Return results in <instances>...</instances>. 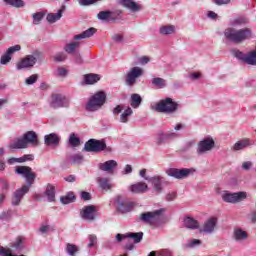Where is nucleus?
<instances>
[{
	"mask_svg": "<svg viewBox=\"0 0 256 256\" xmlns=\"http://www.w3.org/2000/svg\"><path fill=\"white\" fill-rule=\"evenodd\" d=\"M166 174L169 177H174V179H185L191 175V169L189 168H169L166 170Z\"/></svg>",
	"mask_w": 256,
	"mask_h": 256,
	"instance_id": "nucleus-9",
	"label": "nucleus"
},
{
	"mask_svg": "<svg viewBox=\"0 0 256 256\" xmlns=\"http://www.w3.org/2000/svg\"><path fill=\"white\" fill-rule=\"evenodd\" d=\"M45 195L47 196L48 201H50V203L55 201V186L48 184L45 191Z\"/></svg>",
	"mask_w": 256,
	"mask_h": 256,
	"instance_id": "nucleus-32",
	"label": "nucleus"
},
{
	"mask_svg": "<svg viewBox=\"0 0 256 256\" xmlns=\"http://www.w3.org/2000/svg\"><path fill=\"white\" fill-rule=\"evenodd\" d=\"M247 24V18L245 17H238L231 20L230 25L224 30V36L228 41L231 43L241 44L244 41H249L253 39V31L250 28H241L236 29L235 27H241L242 25Z\"/></svg>",
	"mask_w": 256,
	"mask_h": 256,
	"instance_id": "nucleus-1",
	"label": "nucleus"
},
{
	"mask_svg": "<svg viewBox=\"0 0 256 256\" xmlns=\"http://www.w3.org/2000/svg\"><path fill=\"white\" fill-rule=\"evenodd\" d=\"M63 101H65V98L62 97H54L51 101V107H53V109H57L59 107H63Z\"/></svg>",
	"mask_w": 256,
	"mask_h": 256,
	"instance_id": "nucleus-40",
	"label": "nucleus"
},
{
	"mask_svg": "<svg viewBox=\"0 0 256 256\" xmlns=\"http://www.w3.org/2000/svg\"><path fill=\"white\" fill-rule=\"evenodd\" d=\"M100 0H80V5H93V3H97Z\"/></svg>",
	"mask_w": 256,
	"mask_h": 256,
	"instance_id": "nucleus-60",
	"label": "nucleus"
},
{
	"mask_svg": "<svg viewBox=\"0 0 256 256\" xmlns=\"http://www.w3.org/2000/svg\"><path fill=\"white\" fill-rule=\"evenodd\" d=\"M95 33H97V29L89 28V29H87L86 31H84L80 34L75 35L74 39L76 41H78V39H89V37H93V35H95Z\"/></svg>",
	"mask_w": 256,
	"mask_h": 256,
	"instance_id": "nucleus-24",
	"label": "nucleus"
},
{
	"mask_svg": "<svg viewBox=\"0 0 256 256\" xmlns=\"http://www.w3.org/2000/svg\"><path fill=\"white\" fill-rule=\"evenodd\" d=\"M97 183H98L99 187L101 189H103L104 191H109L111 189V187H113L111 185V183H109V178L98 177L97 178Z\"/></svg>",
	"mask_w": 256,
	"mask_h": 256,
	"instance_id": "nucleus-29",
	"label": "nucleus"
},
{
	"mask_svg": "<svg viewBox=\"0 0 256 256\" xmlns=\"http://www.w3.org/2000/svg\"><path fill=\"white\" fill-rule=\"evenodd\" d=\"M152 85L157 89H165V87H167V80L156 77L152 79Z\"/></svg>",
	"mask_w": 256,
	"mask_h": 256,
	"instance_id": "nucleus-30",
	"label": "nucleus"
},
{
	"mask_svg": "<svg viewBox=\"0 0 256 256\" xmlns=\"http://www.w3.org/2000/svg\"><path fill=\"white\" fill-rule=\"evenodd\" d=\"M142 101L143 100L141 97H132L130 100L131 107H133V109H137V107H139V105H141Z\"/></svg>",
	"mask_w": 256,
	"mask_h": 256,
	"instance_id": "nucleus-48",
	"label": "nucleus"
},
{
	"mask_svg": "<svg viewBox=\"0 0 256 256\" xmlns=\"http://www.w3.org/2000/svg\"><path fill=\"white\" fill-rule=\"evenodd\" d=\"M179 108V104L174 102L171 98H166L164 100H160L151 105L152 111H156V113H165L166 115H171V113H175Z\"/></svg>",
	"mask_w": 256,
	"mask_h": 256,
	"instance_id": "nucleus-2",
	"label": "nucleus"
},
{
	"mask_svg": "<svg viewBox=\"0 0 256 256\" xmlns=\"http://www.w3.org/2000/svg\"><path fill=\"white\" fill-rule=\"evenodd\" d=\"M0 187L2 191H7L9 189V182L6 180H0Z\"/></svg>",
	"mask_w": 256,
	"mask_h": 256,
	"instance_id": "nucleus-55",
	"label": "nucleus"
},
{
	"mask_svg": "<svg viewBox=\"0 0 256 256\" xmlns=\"http://www.w3.org/2000/svg\"><path fill=\"white\" fill-rule=\"evenodd\" d=\"M100 21H107V19L111 18V11H101L97 15Z\"/></svg>",
	"mask_w": 256,
	"mask_h": 256,
	"instance_id": "nucleus-46",
	"label": "nucleus"
},
{
	"mask_svg": "<svg viewBox=\"0 0 256 256\" xmlns=\"http://www.w3.org/2000/svg\"><path fill=\"white\" fill-rule=\"evenodd\" d=\"M43 17H45V14L43 12L33 14L34 25H39V23H41V21L43 20Z\"/></svg>",
	"mask_w": 256,
	"mask_h": 256,
	"instance_id": "nucleus-47",
	"label": "nucleus"
},
{
	"mask_svg": "<svg viewBox=\"0 0 256 256\" xmlns=\"http://www.w3.org/2000/svg\"><path fill=\"white\" fill-rule=\"evenodd\" d=\"M106 101H107V98L105 97H92L88 100L85 109L90 113L99 111V109H101V107L105 105Z\"/></svg>",
	"mask_w": 256,
	"mask_h": 256,
	"instance_id": "nucleus-7",
	"label": "nucleus"
},
{
	"mask_svg": "<svg viewBox=\"0 0 256 256\" xmlns=\"http://www.w3.org/2000/svg\"><path fill=\"white\" fill-rule=\"evenodd\" d=\"M15 173L17 175H22L24 179H26V187H31L33 183H35V179H37V174L33 171L32 167L29 166H18L15 169Z\"/></svg>",
	"mask_w": 256,
	"mask_h": 256,
	"instance_id": "nucleus-4",
	"label": "nucleus"
},
{
	"mask_svg": "<svg viewBox=\"0 0 256 256\" xmlns=\"http://www.w3.org/2000/svg\"><path fill=\"white\" fill-rule=\"evenodd\" d=\"M201 77V73L199 72H193L189 75V78L192 80V81H197V79H199Z\"/></svg>",
	"mask_w": 256,
	"mask_h": 256,
	"instance_id": "nucleus-59",
	"label": "nucleus"
},
{
	"mask_svg": "<svg viewBox=\"0 0 256 256\" xmlns=\"http://www.w3.org/2000/svg\"><path fill=\"white\" fill-rule=\"evenodd\" d=\"M101 77L98 74H86L84 75V84L85 85H95Z\"/></svg>",
	"mask_w": 256,
	"mask_h": 256,
	"instance_id": "nucleus-26",
	"label": "nucleus"
},
{
	"mask_svg": "<svg viewBox=\"0 0 256 256\" xmlns=\"http://www.w3.org/2000/svg\"><path fill=\"white\" fill-rule=\"evenodd\" d=\"M35 159V156L33 154H26L19 158V163H25L27 161H33Z\"/></svg>",
	"mask_w": 256,
	"mask_h": 256,
	"instance_id": "nucleus-51",
	"label": "nucleus"
},
{
	"mask_svg": "<svg viewBox=\"0 0 256 256\" xmlns=\"http://www.w3.org/2000/svg\"><path fill=\"white\" fill-rule=\"evenodd\" d=\"M24 245H23V237L19 236L16 238L15 242H13L10 245V248H6V249H10L12 250V253L14 251H21L23 249Z\"/></svg>",
	"mask_w": 256,
	"mask_h": 256,
	"instance_id": "nucleus-27",
	"label": "nucleus"
},
{
	"mask_svg": "<svg viewBox=\"0 0 256 256\" xmlns=\"http://www.w3.org/2000/svg\"><path fill=\"white\" fill-rule=\"evenodd\" d=\"M55 74L57 77H67L69 75V69L65 67H58Z\"/></svg>",
	"mask_w": 256,
	"mask_h": 256,
	"instance_id": "nucleus-45",
	"label": "nucleus"
},
{
	"mask_svg": "<svg viewBox=\"0 0 256 256\" xmlns=\"http://www.w3.org/2000/svg\"><path fill=\"white\" fill-rule=\"evenodd\" d=\"M233 238L238 243H241V241H246V239H249V234H247V232L241 228H236L234 229V232H233Z\"/></svg>",
	"mask_w": 256,
	"mask_h": 256,
	"instance_id": "nucleus-20",
	"label": "nucleus"
},
{
	"mask_svg": "<svg viewBox=\"0 0 256 256\" xmlns=\"http://www.w3.org/2000/svg\"><path fill=\"white\" fill-rule=\"evenodd\" d=\"M20 49L21 45L16 44L12 47H9L6 52L8 53V55H11L13 57V55H15V53H17V51H19Z\"/></svg>",
	"mask_w": 256,
	"mask_h": 256,
	"instance_id": "nucleus-50",
	"label": "nucleus"
},
{
	"mask_svg": "<svg viewBox=\"0 0 256 256\" xmlns=\"http://www.w3.org/2000/svg\"><path fill=\"white\" fill-rule=\"evenodd\" d=\"M80 217H82L84 221H88V223H93V221L97 219V207L94 205L84 206L80 211Z\"/></svg>",
	"mask_w": 256,
	"mask_h": 256,
	"instance_id": "nucleus-8",
	"label": "nucleus"
},
{
	"mask_svg": "<svg viewBox=\"0 0 256 256\" xmlns=\"http://www.w3.org/2000/svg\"><path fill=\"white\" fill-rule=\"evenodd\" d=\"M12 57H13V56H12L11 54H9L8 52H6L5 54H3V55L1 56V59H0L1 65H7V63H9V62L11 61Z\"/></svg>",
	"mask_w": 256,
	"mask_h": 256,
	"instance_id": "nucleus-49",
	"label": "nucleus"
},
{
	"mask_svg": "<svg viewBox=\"0 0 256 256\" xmlns=\"http://www.w3.org/2000/svg\"><path fill=\"white\" fill-rule=\"evenodd\" d=\"M215 147V141L212 138H205L198 143L197 153L198 155H203L207 151H211Z\"/></svg>",
	"mask_w": 256,
	"mask_h": 256,
	"instance_id": "nucleus-12",
	"label": "nucleus"
},
{
	"mask_svg": "<svg viewBox=\"0 0 256 256\" xmlns=\"http://www.w3.org/2000/svg\"><path fill=\"white\" fill-rule=\"evenodd\" d=\"M125 237H127V239H134V243H141V241H143V232H129L126 233Z\"/></svg>",
	"mask_w": 256,
	"mask_h": 256,
	"instance_id": "nucleus-31",
	"label": "nucleus"
},
{
	"mask_svg": "<svg viewBox=\"0 0 256 256\" xmlns=\"http://www.w3.org/2000/svg\"><path fill=\"white\" fill-rule=\"evenodd\" d=\"M70 161L72 165H79L83 163V156L81 154H73L70 156Z\"/></svg>",
	"mask_w": 256,
	"mask_h": 256,
	"instance_id": "nucleus-43",
	"label": "nucleus"
},
{
	"mask_svg": "<svg viewBox=\"0 0 256 256\" xmlns=\"http://www.w3.org/2000/svg\"><path fill=\"white\" fill-rule=\"evenodd\" d=\"M79 45H81L80 42H77V41L71 42L67 44L64 49L66 53H69L70 55H72V53H75V50L78 49Z\"/></svg>",
	"mask_w": 256,
	"mask_h": 256,
	"instance_id": "nucleus-37",
	"label": "nucleus"
},
{
	"mask_svg": "<svg viewBox=\"0 0 256 256\" xmlns=\"http://www.w3.org/2000/svg\"><path fill=\"white\" fill-rule=\"evenodd\" d=\"M7 5H11L12 7H16L17 9L24 7L23 0H3Z\"/></svg>",
	"mask_w": 256,
	"mask_h": 256,
	"instance_id": "nucleus-41",
	"label": "nucleus"
},
{
	"mask_svg": "<svg viewBox=\"0 0 256 256\" xmlns=\"http://www.w3.org/2000/svg\"><path fill=\"white\" fill-rule=\"evenodd\" d=\"M24 139L27 145H33L37 147L39 145V138H37V133L35 131H28L24 134Z\"/></svg>",
	"mask_w": 256,
	"mask_h": 256,
	"instance_id": "nucleus-17",
	"label": "nucleus"
},
{
	"mask_svg": "<svg viewBox=\"0 0 256 256\" xmlns=\"http://www.w3.org/2000/svg\"><path fill=\"white\" fill-rule=\"evenodd\" d=\"M35 63H37V58L33 55H27L16 64V68L18 71H21V69H31V67L35 66Z\"/></svg>",
	"mask_w": 256,
	"mask_h": 256,
	"instance_id": "nucleus-11",
	"label": "nucleus"
},
{
	"mask_svg": "<svg viewBox=\"0 0 256 256\" xmlns=\"http://www.w3.org/2000/svg\"><path fill=\"white\" fill-rule=\"evenodd\" d=\"M96 244H97V236H95V235H90V236H89L88 247H95Z\"/></svg>",
	"mask_w": 256,
	"mask_h": 256,
	"instance_id": "nucleus-52",
	"label": "nucleus"
},
{
	"mask_svg": "<svg viewBox=\"0 0 256 256\" xmlns=\"http://www.w3.org/2000/svg\"><path fill=\"white\" fill-rule=\"evenodd\" d=\"M60 141L61 138H59V135L55 133H51L44 136V143L47 147H50L51 145H59Z\"/></svg>",
	"mask_w": 256,
	"mask_h": 256,
	"instance_id": "nucleus-18",
	"label": "nucleus"
},
{
	"mask_svg": "<svg viewBox=\"0 0 256 256\" xmlns=\"http://www.w3.org/2000/svg\"><path fill=\"white\" fill-rule=\"evenodd\" d=\"M39 231H40V233L45 234L48 231H51V226H49V225H42V226H40Z\"/></svg>",
	"mask_w": 256,
	"mask_h": 256,
	"instance_id": "nucleus-57",
	"label": "nucleus"
},
{
	"mask_svg": "<svg viewBox=\"0 0 256 256\" xmlns=\"http://www.w3.org/2000/svg\"><path fill=\"white\" fill-rule=\"evenodd\" d=\"M28 144L25 140V136L23 138L16 139L12 144H10V149H27Z\"/></svg>",
	"mask_w": 256,
	"mask_h": 256,
	"instance_id": "nucleus-23",
	"label": "nucleus"
},
{
	"mask_svg": "<svg viewBox=\"0 0 256 256\" xmlns=\"http://www.w3.org/2000/svg\"><path fill=\"white\" fill-rule=\"evenodd\" d=\"M139 62L141 63V65H147V63L149 62V57L143 56L139 59Z\"/></svg>",
	"mask_w": 256,
	"mask_h": 256,
	"instance_id": "nucleus-64",
	"label": "nucleus"
},
{
	"mask_svg": "<svg viewBox=\"0 0 256 256\" xmlns=\"http://www.w3.org/2000/svg\"><path fill=\"white\" fill-rule=\"evenodd\" d=\"M93 97H107V93H105V91L100 90L98 92H96Z\"/></svg>",
	"mask_w": 256,
	"mask_h": 256,
	"instance_id": "nucleus-63",
	"label": "nucleus"
},
{
	"mask_svg": "<svg viewBox=\"0 0 256 256\" xmlns=\"http://www.w3.org/2000/svg\"><path fill=\"white\" fill-rule=\"evenodd\" d=\"M107 149V143L105 140L90 139L88 140L83 148L86 153H101Z\"/></svg>",
	"mask_w": 256,
	"mask_h": 256,
	"instance_id": "nucleus-3",
	"label": "nucleus"
},
{
	"mask_svg": "<svg viewBox=\"0 0 256 256\" xmlns=\"http://www.w3.org/2000/svg\"><path fill=\"white\" fill-rule=\"evenodd\" d=\"M144 70L141 67L135 66L131 68L125 76V84L128 85V87H133L135 83H137V80L139 77H143Z\"/></svg>",
	"mask_w": 256,
	"mask_h": 256,
	"instance_id": "nucleus-5",
	"label": "nucleus"
},
{
	"mask_svg": "<svg viewBox=\"0 0 256 256\" xmlns=\"http://www.w3.org/2000/svg\"><path fill=\"white\" fill-rule=\"evenodd\" d=\"M100 171H107V173H113V169L117 167V161L115 160H108L104 163L99 164Z\"/></svg>",
	"mask_w": 256,
	"mask_h": 256,
	"instance_id": "nucleus-19",
	"label": "nucleus"
},
{
	"mask_svg": "<svg viewBox=\"0 0 256 256\" xmlns=\"http://www.w3.org/2000/svg\"><path fill=\"white\" fill-rule=\"evenodd\" d=\"M29 193V186L23 185L21 189H18L14 192V195L12 197V205L17 206L20 205L21 199L25 197Z\"/></svg>",
	"mask_w": 256,
	"mask_h": 256,
	"instance_id": "nucleus-14",
	"label": "nucleus"
},
{
	"mask_svg": "<svg viewBox=\"0 0 256 256\" xmlns=\"http://www.w3.org/2000/svg\"><path fill=\"white\" fill-rule=\"evenodd\" d=\"M232 55H234V57H236V59L243 61V63H245V59L247 58V54H244L243 52H241L238 49L232 50Z\"/></svg>",
	"mask_w": 256,
	"mask_h": 256,
	"instance_id": "nucleus-44",
	"label": "nucleus"
},
{
	"mask_svg": "<svg viewBox=\"0 0 256 256\" xmlns=\"http://www.w3.org/2000/svg\"><path fill=\"white\" fill-rule=\"evenodd\" d=\"M249 145H251V141L249 139H242L234 144L233 151H241L242 149L249 147Z\"/></svg>",
	"mask_w": 256,
	"mask_h": 256,
	"instance_id": "nucleus-28",
	"label": "nucleus"
},
{
	"mask_svg": "<svg viewBox=\"0 0 256 256\" xmlns=\"http://www.w3.org/2000/svg\"><path fill=\"white\" fill-rule=\"evenodd\" d=\"M60 201L63 203V205H69V203H73L75 201V194L70 192L66 196H62Z\"/></svg>",
	"mask_w": 256,
	"mask_h": 256,
	"instance_id": "nucleus-36",
	"label": "nucleus"
},
{
	"mask_svg": "<svg viewBox=\"0 0 256 256\" xmlns=\"http://www.w3.org/2000/svg\"><path fill=\"white\" fill-rule=\"evenodd\" d=\"M161 35H173L175 33V26L174 25H166L160 27Z\"/></svg>",
	"mask_w": 256,
	"mask_h": 256,
	"instance_id": "nucleus-35",
	"label": "nucleus"
},
{
	"mask_svg": "<svg viewBox=\"0 0 256 256\" xmlns=\"http://www.w3.org/2000/svg\"><path fill=\"white\" fill-rule=\"evenodd\" d=\"M223 201L226 203H239L243 199H247L246 192H237V193H225L222 195Z\"/></svg>",
	"mask_w": 256,
	"mask_h": 256,
	"instance_id": "nucleus-10",
	"label": "nucleus"
},
{
	"mask_svg": "<svg viewBox=\"0 0 256 256\" xmlns=\"http://www.w3.org/2000/svg\"><path fill=\"white\" fill-rule=\"evenodd\" d=\"M66 253H68V255L75 256L79 253V247L75 244L68 243L66 245Z\"/></svg>",
	"mask_w": 256,
	"mask_h": 256,
	"instance_id": "nucleus-38",
	"label": "nucleus"
},
{
	"mask_svg": "<svg viewBox=\"0 0 256 256\" xmlns=\"http://www.w3.org/2000/svg\"><path fill=\"white\" fill-rule=\"evenodd\" d=\"M69 143L71 147H79L81 145V139L75 135V133L70 134Z\"/></svg>",
	"mask_w": 256,
	"mask_h": 256,
	"instance_id": "nucleus-39",
	"label": "nucleus"
},
{
	"mask_svg": "<svg viewBox=\"0 0 256 256\" xmlns=\"http://www.w3.org/2000/svg\"><path fill=\"white\" fill-rule=\"evenodd\" d=\"M149 182L152 184V189L155 193H163V177L153 176L152 178H149Z\"/></svg>",
	"mask_w": 256,
	"mask_h": 256,
	"instance_id": "nucleus-16",
	"label": "nucleus"
},
{
	"mask_svg": "<svg viewBox=\"0 0 256 256\" xmlns=\"http://www.w3.org/2000/svg\"><path fill=\"white\" fill-rule=\"evenodd\" d=\"M252 166H253V163H251L250 161H247L242 164V169H244L245 171H249V169H251Z\"/></svg>",
	"mask_w": 256,
	"mask_h": 256,
	"instance_id": "nucleus-61",
	"label": "nucleus"
},
{
	"mask_svg": "<svg viewBox=\"0 0 256 256\" xmlns=\"http://www.w3.org/2000/svg\"><path fill=\"white\" fill-rule=\"evenodd\" d=\"M39 81V74H32L31 76L27 77L24 81L25 85H35V83Z\"/></svg>",
	"mask_w": 256,
	"mask_h": 256,
	"instance_id": "nucleus-42",
	"label": "nucleus"
},
{
	"mask_svg": "<svg viewBox=\"0 0 256 256\" xmlns=\"http://www.w3.org/2000/svg\"><path fill=\"white\" fill-rule=\"evenodd\" d=\"M55 61H65L67 59V56H65L63 53H58L54 56Z\"/></svg>",
	"mask_w": 256,
	"mask_h": 256,
	"instance_id": "nucleus-56",
	"label": "nucleus"
},
{
	"mask_svg": "<svg viewBox=\"0 0 256 256\" xmlns=\"http://www.w3.org/2000/svg\"><path fill=\"white\" fill-rule=\"evenodd\" d=\"M81 199H83V201H91V194L89 192L82 191Z\"/></svg>",
	"mask_w": 256,
	"mask_h": 256,
	"instance_id": "nucleus-54",
	"label": "nucleus"
},
{
	"mask_svg": "<svg viewBox=\"0 0 256 256\" xmlns=\"http://www.w3.org/2000/svg\"><path fill=\"white\" fill-rule=\"evenodd\" d=\"M184 226L187 229H199V221L195 220V218H191V217H186L184 219Z\"/></svg>",
	"mask_w": 256,
	"mask_h": 256,
	"instance_id": "nucleus-25",
	"label": "nucleus"
},
{
	"mask_svg": "<svg viewBox=\"0 0 256 256\" xmlns=\"http://www.w3.org/2000/svg\"><path fill=\"white\" fill-rule=\"evenodd\" d=\"M245 63L247 65L256 66V51L252 50L248 54H246Z\"/></svg>",
	"mask_w": 256,
	"mask_h": 256,
	"instance_id": "nucleus-33",
	"label": "nucleus"
},
{
	"mask_svg": "<svg viewBox=\"0 0 256 256\" xmlns=\"http://www.w3.org/2000/svg\"><path fill=\"white\" fill-rule=\"evenodd\" d=\"M217 227V218L211 217L208 220H206L203 224V226L199 229L200 233H206L208 235H211L215 231Z\"/></svg>",
	"mask_w": 256,
	"mask_h": 256,
	"instance_id": "nucleus-13",
	"label": "nucleus"
},
{
	"mask_svg": "<svg viewBox=\"0 0 256 256\" xmlns=\"http://www.w3.org/2000/svg\"><path fill=\"white\" fill-rule=\"evenodd\" d=\"M162 213L163 209L142 213L140 214L139 219L140 221H143V223H148V225H155V223H159V221H161Z\"/></svg>",
	"mask_w": 256,
	"mask_h": 256,
	"instance_id": "nucleus-6",
	"label": "nucleus"
},
{
	"mask_svg": "<svg viewBox=\"0 0 256 256\" xmlns=\"http://www.w3.org/2000/svg\"><path fill=\"white\" fill-rule=\"evenodd\" d=\"M123 109H124L123 105H117L113 109V115H119L123 111Z\"/></svg>",
	"mask_w": 256,
	"mask_h": 256,
	"instance_id": "nucleus-58",
	"label": "nucleus"
},
{
	"mask_svg": "<svg viewBox=\"0 0 256 256\" xmlns=\"http://www.w3.org/2000/svg\"><path fill=\"white\" fill-rule=\"evenodd\" d=\"M131 115H133V109H131V107H128L120 115V122L121 123H128L129 122V117H131Z\"/></svg>",
	"mask_w": 256,
	"mask_h": 256,
	"instance_id": "nucleus-34",
	"label": "nucleus"
},
{
	"mask_svg": "<svg viewBox=\"0 0 256 256\" xmlns=\"http://www.w3.org/2000/svg\"><path fill=\"white\" fill-rule=\"evenodd\" d=\"M63 11H65V6H62L57 13H49L46 17L48 23H56V21H59V19L63 17Z\"/></svg>",
	"mask_w": 256,
	"mask_h": 256,
	"instance_id": "nucleus-22",
	"label": "nucleus"
},
{
	"mask_svg": "<svg viewBox=\"0 0 256 256\" xmlns=\"http://www.w3.org/2000/svg\"><path fill=\"white\" fill-rule=\"evenodd\" d=\"M177 199V192H170L166 195V201H175Z\"/></svg>",
	"mask_w": 256,
	"mask_h": 256,
	"instance_id": "nucleus-53",
	"label": "nucleus"
},
{
	"mask_svg": "<svg viewBox=\"0 0 256 256\" xmlns=\"http://www.w3.org/2000/svg\"><path fill=\"white\" fill-rule=\"evenodd\" d=\"M120 211H122V213H127L129 211H131V207L127 206L125 207V204L121 203L119 206Z\"/></svg>",
	"mask_w": 256,
	"mask_h": 256,
	"instance_id": "nucleus-62",
	"label": "nucleus"
},
{
	"mask_svg": "<svg viewBox=\"0 0 256 256\" xmlns=\"http://www.w3.org/2000/svg\"><path fill=\"white\" fill-rule=\"evenodd\" d=\"M129 191L136 195L147 193L149 186L145 182H137L129 186Z\"/></svg>",
	"mask_w": 256,
	"mask_h": 256,
	"instance_id": "nucleus-15",
	"label": "nucleus"
},
{
	"mask_svg": "<svg viewBox=\"0 0 256 256\" xmlns=\"http://www.w3.org/2000/svg\"><path fill=\"white\" fill-rule=\"evenodd\" d=\"M120 3L123 7H126V9H129L134 13L137 11H141V5L137 4L133 0H122Z\"/></svg>",
	"mask_w": 256,
	"mask_h": 256,
	"instance_id": "nucleus-21",
	"label": "nucleus"
}]
</instances>
